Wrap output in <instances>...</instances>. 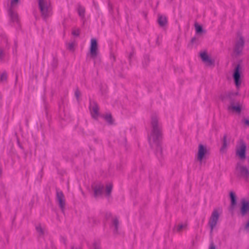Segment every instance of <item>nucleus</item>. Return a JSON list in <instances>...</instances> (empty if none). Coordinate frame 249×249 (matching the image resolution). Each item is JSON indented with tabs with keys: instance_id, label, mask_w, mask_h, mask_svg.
Segmentation results:
<instances>
[{
	"instance_id": "obj_1",
	"label": "nucleus",
	"mask_w": 249,
	"mask_h": 249,
	"mask_svg": "<svg viewBox=\"0 0 249 249\" xmlns=\"http://www.w3.org/2000/svg\"><path fill=\"white\" fill-rule=\"evenodd\" d=\"M151 132L148 137V142L151 148L155 146V154L157 158L160 160L163 157L162 148V133L161 127L159 123V119L156 115L151 117Z\"/></svg>"
},
{
	"instance_id": "obj_2",
	"label": "nucleus",
	"mask_w": 249,
	"mask_h": 249,
	"mask_svg": "<svg viewBox=\"0 0 249 249\" xmlns=\"http://www.w3.org/2000/svg\"><path fill=\"white\" fill-rule=\"evenodd\" d=\"M38 8L42 18L46 21L53 14L51 4L47 0H37Z\"/></svg>"
},
{
	"instance_id": "obj_3",
	"label": "nucleus",
	"mask_w": 249,
	"mask_h": 249,
	"mask_svg": "<svg viewBox=\"0 0 249 249\" xmlns=\"http://www.w3.org/2000/svg\"><path fill=\"white\" fill-rule=\"evenodd\" d=\"M0 41V62H2L6 55L7 51L10 48V45L7 36L4 35L1 36Z\"/></svg>"
},
{
	"instance_id": "obj_4",
	"label": "nucleus",
	"mask_w": 249,
	"mask_h": 249,
	"mask_svg": "<svg viewBox=\"0 0 249 249\" xmlns=\"http://www.w3.org/2000/svg\"><path fill=\"white\" fill-rule=\"evenodd\" d=\"M241 62V61L235 67L232 73V77L237 89L240 88L242 82V66L240 64Z\"/></svg>"
},
{
	"instance_id": "obj_5",
	"label": "nucleus",
	"mask_w": 249,
	"mask_h": 249,
	"mask_svg": "<svg viewBox=\"0 0 249 249\" xmlns=\"http://www.w3.org/2000/svg\"><path fill=\"white\" fill-rule=\"evenodd\" d=\"M238 95V92H225L220 95V99L222 102L224 103L229 102L230 105H231L233 104H235L236 101L235 97Z\"/></svg>"
},
{
	"instance_id": "obj_6",
	"label": "nucleus",
	"mask_w": 249,
	"mask_h": 249,
	"mask_svg": "<svg viewBox=\"0 0 249 249\" xmlns=\"http://www.w3.org/2000/svg\"><path fill=\"white\" fill-rule=\"evenodd\" d=\"M246 151L247 145L243 140H241L239 145L236 147V156L241 160H244L246 158Z\"/></svg>"
},
{
	"instance_id": "obj_7",
	"label": "nucleus",
	"mask_w": 249,
	"mask_h": 249,
	"mask_svg": "<svg viewBox=\"0 0 249 249\" xmlns=\"http://www.w3.org/2000/svg\"><path fill=\"white\" fill-rule=\"evenodd\" d=\"M245 45V40L244 37L241 36L239 39L235 42L233 49L234 53L237 56L240 55L243 50Z\"/></svg>"
},
{
	"instance_id": "obj_8",
	"label": "nucleus",
	"mask_w": 249,
	"mask_h": 249,
	"mask_svg": "<svg viewBox=\"0 0 249 249\" xmlns=\"http://www.w3.org/2000/svg\"><path fill=\"white\" fill-rule=\"evenodd\" d=\"M209 154V151L207 148L206 145L202 144H199L198 147L197 152V160L200 162H202L203 159L205 158V156Z\"/></svg>"
},
{
	"instance_id": "obj_9",
	"label": "nucleus",
	"mask_w": 249,
	"mask_h": 249,
	"mask_svg": "<svg viewBox=\"0 0 249 249\" xmlns=\"http://www.w3.org/2000/svg\"><path fill=\"white\" fill-rule=\"evenodd\" d=\"M219 217V214L217 209H214L210 218L208 224L211 228V232H212L213 228L217 224Z\"/></svg>"
},
{
	"instance_id": "obj_10",
	"label": "nucleus",
	"mask_w": 249,
	"mask_h": 249,
	"mask_svg": "<svg viewBox=\"0 0 249 249\" xmlns=\"http://www.w3.org/2000/svg\"><path fill=\"white\" fill-rule=\"evenodd\" d=\"M236 169L240 173V176L247 180L249 179V170L246 166L241 165L240 162L236 164Z\"/></svg>"
},
{
	"instance_id": "obj_11",
	"label": "nucleus",
	"mask_w": 249,
	"mask_h": 249,
	"mask_svg": "<svg viewBox=\"0 0 249 249\" xmlns=\"http://www.w3.org/2000/svg\"><path fill=\"white\" fill-rule=\"evenodd\" d=\"M89 52L90 57L92 58H95L98 54V42L95 38H91L89 47Z\"/></svg>"
},
{
	"instance_id": "obj_12",
	"label": "nucleus",
	"mask_w": 249,
	"mask_h": 249,
	"mask_svg": "<svg viewBox=\"0 0 249 249\" xmlns=\"http://www.w3.org/2000/svg\"><path fill=\"white\" fill-rule=\"evenodd\" d=\"M56 199L61 210L63 211L65 206V199L62 191L59 189L56 188Z\"/></svg>"
},
{
	"instance_id": "obj_13",
	"label": "nucleus",
	"mask_w": 249,
	"mask_h": 249,
	"mask_svg": "<svg viewBox=\"0 0 249 249\" xmlns=\"http://www.w3.org/2000/svg\"><path fill=\"white\" fill-rule=\"evenodd\" d=\"M200 57L202 61L206 64L207 66H214V60L212 59L210 56L205 51L201 52L199 53Z\"/></svg>"
},
{
	"instance_id": "obj_14",
	"label": "nucleus",
	"mask_w": 249,
	"mask_h": 249,
	"mask_svg": "<svg viewBox=\"0 0 249 249\" xmlns=\"http://www.w3.org/2000/svg\"><path fill=\"white\" fill-rule=\"evenodd\" d=\"M89 109L90 111L93 113V114H92V117L94 119H97L99 115V107L97 102L94 101L92 102L90 101Z\"/></svg>"
},
{
	"instance_id": "obj_15",
	"label": "nucleus",
	"mask_w": 249,
	"mask_h": 249,
	"mask_svg": "<svg viewBox=\"0 0 249 249\" xmlns=\"http://www.w3.org/2000/svg\"><path fill=\"white\" fill-rule=\"evenodd\" d=\"M240 210L241 215L245 216L249 212V201L242 199Z\"/></svg>"
},
{
	"instance_id": "obj_16",
	"label": "nucleus",
	"mask_w": 249,
	"mask_h": 249,
	"mask_svg": "<svg viewBox=\"0 0 249 249\" xmlns=\"http://www.w3.org/2000/svg\"><path fill=\"white\" fill-rule=\"evenodd\" d=\"M104 185L101 184H97L95 185H92V188L94 191V196L97 197L102 195L103 192Z\"/></svg>"
},
{
	"instance_id": "obj_17",
	"label": "nucleus",
	"mask_w": 249,
	"mask_h": 249,
	"mask_svg": "<svg viewBox=\"0 0 249 249\" xmlns=\"http://www.w3.org/2000/svg\"><path fill=\"white\" fill-rule=\"evenodd\" d=\"M8 15L10 17V20L12 22L18 23L19 19L18 14L15 12L11 7H10L8 11Z\"/></svg>"
},
{
	"instance_id": "obj_18",
	"label": "nucleus",
	"mask_w": 249,
	"mask_h": 249,
	"mask_svg": "<svg viewBox=\"0 0 249 249\" xmlns=\"http://www.w3.org/2000/svg\"><path fill=\"white\" fill-rule=\"evenodd\" d=\"M229 196L231 200V209L233 210L237 204L236 196L232 191L230 192Z\"/></svg>"
},
{
	"instance_id": "obj_19",
	"label": "nucleus",
	"mask_w": 249,
	"mask_h": 249,
	"mask_svg": "<svg viewBox=\"0 0 249 249\" xmlns=\"http://www.w3.org/2000/svg\"><path fill=\"white\" fill-rule=\"evenodd\" d=\"M228 110L230 111L231 110L233 112L240 114L242 111V107L241 106L239 105V103H238L236 105L233 104L231 105H230L228 107Z\"/></svg>"
},
{
	"instance_id": "obj_20",
	"label": "nucleus",
	"mask_w": 249,
	"mask_h": 249,
	"mask_svg": "<svg viewBox=\"0 0 249 249\" xmlns=\"http://www.w3.org/2000/svg\"><path fill=\"white\" fill-rule=\"evenodd\" d=\"M158 22L160 27H163L167 24V18L165 16L159 15Z\"/></svg>"
},
{
	"instance_id": "obj_21",
	"label": "nucleus",
	"mask_w": 249,
	"mask_h": 249,
	"mask_svg": "<svg viewBox=\"0 0 249 249\" xmlns=\"http://www.w3.org/2000/svg\"><path fill=\"white\" fill-rule=\"evenodd\" d=\"M111 224L114 227L113 232L114 233H117L119 229V221L117 216L114 217L111 221Z\"/></svg>"
},
{
	"instance_id": "obj_22",
	"label": "nucleus",
	"mask_w": 249,
	"mask_h": 249,
	"mask_svg": "<svg viewBox=\"0 0 249 249\" xmlns=\"http://www.w3.org/2000/svg\"><path fill=\"white\" fill-rule=\"evenodd\" d=\"M102 117L105 119V120L107 123L109 125H113L114 124V121L112 118V116L111 114H107L105 116H103Z\"/></svg>"
},
{
	"instance_id": "obj_23",
	"label": "nucleus",
	"mask_w": 249,
	"mask_h": 249,
	"mask_svg": "<svg viewBox=\"0 0 249 249\" xmlns=\"http://www.w3.org/2000/svg\"><path fill=\"white\" fill-rule=\"evenodd\" d=\"M77 12L79 17L84 19L85 16V8L81 5H79L77 8Z\"/></svg>"
},
{
	"instance_id": "obj_24",
	"label": "nucleus",
	"mask_w": 249,
	"mask_h": 249,
	"mask_svg": "<svg viewBox=\"0 0 249 249\" xmlns=\"http://www.w3.org/2000/svg\"><path fill=\"white\" fill-rule=\"evenodd\" d=\"M227 138V135L226 134H225L223 136L222 140L223 144L220 149V151L222 153L224 152L227 148L228 145Z\"/></svg>"
},
{
	"instance_id": "obj_25",
	"label": "nucleus",
	"mask_w": 249,
	"mask_h": 249,
	"mask_svg": "<svg viewBox=\"0 0 249 249\" xmlns=\"http://www.w3.org/2000/svg\"><path fill=\"white\" fill-rule=\"evenodd\" d=\"M195 30L196 34L200 35L203 33H205V31L203 30L202 26L199 25L197 22L195 24Z\"/></svg>"
},
{
	"instance_id": "obj_26",
	"label": "nucleus",
	"mask_w": 249,
	"mask_h": 249,
	"mask_svg": "<svg viewBox=\"0 0 249 249\" xmlns=\"http://www.w3.org/2000/svg\"><path fill=\"white\" fill-rule=\"evenodd\" d=\"M150 62L149 56L147 54H145L143 56V59L142 60V65L143 67L145 68L147 67Z\"/></svg>"
},
{
	"instance_id": "obj_27",
	"label": "nucleus",
	"mask_w": 249,
	"mask_h": 249,
	"mask_svg": "<svg viewBox=\"0 0 249 249\" xmlns=\"http://www.w3.org/2000/svg\"><path fill=\"white\" fill-rule=\"evenodd\" d=\"M8 74L7 72L4 71L0 75V83L6 82L7 80Z\"/></svg>"
},
{
	"instance_id": "obj_28",
	"label": "nucleus",
	"mask_w": 249,
	"mask_h": 249,
	"mask_svg": "<svg viewBox=\"0 0 249 249\" xmlns=\"http://www.w3.org/2000/svg\"><path fill=\"white\" fill-rule=\"evenodd\" d=\"M51 65L53 70L56 69L58 66V59L55 57H53V60L51 63Z\"/></svg>"
},
{
	"instance_id": "obj_29",
	"label": "nucleus",
	"mask_w": 249,
	"mask_h": 249,
	"mask_svg": "<svg viewBox=\"0 0 249 249\" xmlns=\"http://www.w3.org/2000/svg\"><path fill=\"white\" fill-rule=\"evenodd\" d=\"M112 190V185L111 184H109L107 185L106 187V194L107 196H109L110 195L111 191Z\"/></svg>"
},
{
	"instance_id": "obj_30",
	"label": "nucleus",
	"mask_w": 249,
	"mask_h": 249,
	"mask_svg": "<svg viewBox=\"0 0 249 249\" xmlns=\"http://www.w3.org/2000/svg\"><path fill=\"white\" fill-rule=\"evenodd\" d=\"M74 42H71L68 44L67 49L71 52H73L74 51Z\"/></svg>"
},
{
	"instance_id": "obj_31",
	"label": "nucleus",
	"mask_w": 249,
	"mask_h": 249,
	"mask_svg": "<svg viewBox=\"0 0 249 249\" xmlns=\"http://www.w3.org/2000/svg\"><path fill=\"white\" fill-rule=\"evenodd\" d=\"M71 34L74 36H79L80 35V30L79 29H77L76 30H73L71 32Z\"/></svg>"
},
{
	"instance_id": "obj_32",
	"label": "nucleus",
	"mask_w": 249,
	"mask_h": 249,
	"mask_svg": "<svg viewBox=\"0 0 249 249\" xmlns=\"http://www.w3.org/2000/svg\"><path fill=\"white\" fill-rule=\"evenodd\" d=\"M19 2V0H11L10 5L12 8Z\"/></svg>"
},
{
	"instance_id": "obj_33",
	"label": "nucleus",
	"mask_w": 249,
	"mask_h": 249,
	"mask_svg": "<svg viewBox=\"0 0 249 249\" xmlns=\"http://www.w3.org/2000/svg\"><path fill=\"white\" fill-rule=\"evenodd\" d=\"M112 217V213L110 212H107L105 214V218L107 220Z\"/></svg>"
},
{
	"instance_id": "obj_34",
	"label": "nucleus",
	"mask_w": 249,
	"mask_h": 249,
	"mask_svg": "<svg viewBox=\"0 0 249 249\" xmlns=\"http://www.w3.org/2000/svg\"><path fill=\"white\" fill-rule=\"evenodd\" d=\"M36 230L40 234H43L44 233L43 230L40 226L36 227Z\"/></svg>"
},
{
	"instance_id": "obj_35",
	"label": "nucleus",
	"mask_w": 249,
	"mask_h": 249,
	"mask_svg": "<svg viewBox=\"0 0 249 249\" xmlns=\"http://www.w3.org/2000/svg\"><path fill=\"white\" fill-rule=\"evenodd\" d=\"M184 227L185 225L182 224H179L177 228V231L179 232Z\"/></svg>"
},
{
	"instance_id": "obj_36",
	"label": "nucleus",
	"mask_w": 249,
	"mask_h": 249,
	"mask_svg": "<svg viewBox=\"0 0 249 249\" xmlns=\"http://www.w3.org/2000/svg\"><path fill=\"white\" fill-rule=\"evenodd\" d=\"M93 249H101L100 246L96 242H94L93 244Z\"/></svg>"
},
{
	"instance_id": "obj_37",
	"label": "nucleus",
	"mask_w": 249,
	"mask_h": 249,
	"mask_svg": "<svg viewBox=\"0 0 249 249\" xmlns=\"http://www.w3.org/2000/svg\"><path fill=\"white\" fill-rule=\"evenodd\" d=\"M80 94V93L79 90H78V89H77L75 91L74 95H75V96L77 100H78V98L79 97Z\"/></svg>"
},
{
	"instance_id": "obj_38",
	"label": "nucleus",
	"mask_w": 249,
	"mask_h": 249,
	"mask_svg": "<svg viewBox=\"0 0 249 249\" xmlns=\"http://www.w3.org/2000/svg\"><path fill=\"white\" fill-rule=\"evenodd\" d=\"M242 122L244 123V124L249 127V119H244L242 120Z\"/></svg>"
},
{
	"instance_id": "obj_39",
	"label": "nucleus",
	"mask_w": 249,
	"mask_h": 249,
	"mask_svg": "<svg viewBox=\"0 0 249 249\" xmlns=\"http://www.w3.org/2000/svg\"><path fill=\"white\" fill-rule=\"evenodd\" d=\"M209 249H216L215 246L214 245L213 241L211 242Z\"/></svg>"
},
{
	"instance_id": "obj_40",
	"label": "nucleus",
	"mask_w": 249,
	"mask_h": 249,
	"mask_svg": "<svg viewBox=\"0 0 249 249\" xmlns=\"http://www.w3.org/2000/svg\"><path fill=\"white\" fill-rule=\"evenodd\" d=\"M133 52H131V53H129V55H128V59H129V61H130L132 57L133 56Z\"/></svg>"
},
{
	"instance_id": "obj_41",
	"label": "nucleus",
	"mask_w": 249,
	"mask_h": 249,
	"mask_svg": "<svg viewBox=\"0 0 249 249\" xmlns=\"http://www.w3.org/2000/svg\"><path fill=\"white\" fill-rule=\"evenodd\" d=\"M245 228V229L246 230H248L249 229V220H248V221L246 223Z\"/></svg>"
},
{
	"instance_id": "obj_42",
	"label": "nucleus",
	"mask_w": 249,
	"mask_h": 249,
	"mask_svg": "<svg viewBox=\"0 0 249 249\" xmlns=\"http://www.w3.org/2000/svg\"><path fill=\"white\" fill-rule=\"evenodd\" d=\"M71 249H82L80 247H74V246H72L71 247Z\"/></svg>"
},
{
	"instance_id": "obj_43",
	"label": "nucleus",
	"mask_w": 249,
	"mask_h": 249,
	"mask_svg": "<svg viewBox=\"0 0 249 249\" xmlns=\"http://www.w3.org/2000/svg\"><path fill=\"white\" fill-rule=\"evenodd\" d=\"M196 37H193V38H192L191 40V43H194L195 42V41H196Z\"/></svg>"
},
{
	"instance_id": "obj_44",
	"label": "nucleus",
	"mask_w": 249,
	"mask_h": 249,
	"mask_svg": "<svg viewBox=\"0 0 249 249\" xmlns=\"http://www.w3.org/2000/svg\"><path fill=\"white\" fill-rule=\"evenodd\" d=\"M18 145L19 146V147L21 148V149H23V147L22 146H21V145L20 144L19 141H18Z\"/></svg>"
},
{
	"instance_id": "obj_45",
	"label": "nucleus",
	"mask_w": 249,
	"mask_h": 249,
	"mask_svg": "<svg viewBox=\"0 0 249 249\" xmlns=\"http://www.w3.org/2000/svg\"><path fill=\"white\" fill-rule=\"evenodd\" d=\"M15 46L16 48H17V43L16 41H15Z\"/></svg>"
},
{
	"instance_id": "obj_46",
	"label": "nucleus",
	"mask_w": 249,
	"mask_h": 249,
	"mask_svg": "<svg viewBox=\"0 0 249 249\" xmlns=\"http://www.w3.org/2000/svg\"><path fill=\"white\" fill-rule=\"evenodd\" d=\"M64 243L65 244H66V240H65V239H64Z\"/></svg>"
},
{
	"instance_id": "obj_47",
	"label": "nucleus",
	"mask_w": 249,
	"mask_h": 249,
	"mask_svg": "<svg viewBox=\"0 0 249 249\" xmlns=\"http://www.w3.org/2000/svg\"><path fill=\"white\" fill-rule=\"evenodd\" d=\"M17 79H18V76H16V80L17 81Z\"/></svg>"
},
{
	"instance_id": "obj_48",
	"label": "nucleus",
	"mask_w": 249,
	"mask_h": 249,
	"mask_svg": "<svg viewBox=\"0 0 249 249\" xmlns=\"http://www.w3.org/2000/svg\"><path fill=\"white\" fill-rule=\"evenodd\" d=\"M113 59H114V60H115V57H114V56H113Z\"/></svg>"
}]
</instances>
